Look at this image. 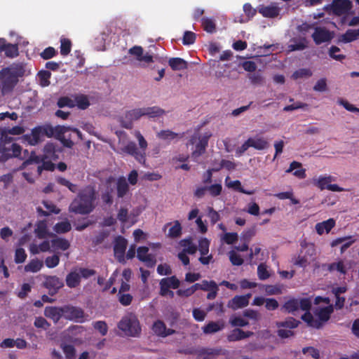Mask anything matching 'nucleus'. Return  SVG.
<instances>
[{
	"label": "nucleus",
	"mask_w": 359,
	"mask_h": 359,
	"mask_svg": "<svg viewBox=\"0 0 359 359\" xmlns=\"http://www.w3.org/2000/svg\"><path fill=\"white\" fill-rule=\"evenodd\" d=\"M97 196V192L95 186H86L71 203L69 211L79 215L90 214L96 207Z\"/></svg>",
	"instance_id": "obj_1"
},
{
	"label": "nucleus",
	"mask_w": 359,
	"mask_h": 359,
	"mask_svg": "<svg viewBox=\"0 0 359 359\" xmlns=\"http://www.w3.org/2000/svg\"><path fill=\"white\" fill-rule=\"evenodd\" d=\"M117 326L128 337H138L142 332L140 321L133 313L123 316Z\"/></svg>",
	"instance_id": "obj_2"
},
{
	"label": "nucleus",
	"mask_w": 359,
	"mask_h": 359,
	"mask_svg": "<svg viewBox=\"0 0 359 359\" xmlns=\"http://www.w3.org/2000/svg\"><path fill=\"white\" fill-rule=\"evenodd\" d=\"M312 302L310 298L292 297L287 300L282 306L281 310L285 313L295 315L299 309L311 310Z\"/></svg>",
	"instance_id": "obj_3"
},
{
	"label": "nucleus",
	"mask_w": 359,
	"mask_h": 359,
	"mask_svg": "<svg viewBox=\"0 0 359 359\" xmlns=\"http://www.w3.org/2000/svg\"><path fill=\"white\" fill-rule=\"evenodd\" d=\"M209 137L210 135L201 136L195 133L189 140L187 144H196L195 149L191 152V158L194 161H197L198 158L205 152Z\"/></svg>",
	"instance_id": "obj_4"
},
{
	"label": "nucleus",
	"mask_w": 359,
	"mask_h": 359,
	"mask_svg": "<svg viewBox=\"0 0 359 359\" xmlns=\"http://www.w3.org/2000/svg\"><path fill=\"white\" fill-rule=\"evenodd\" d=\"M0 81L2 83V90L4 93L13 90L18 82L17 73L10 68H4L0 71Z\"/></svg>",
	"instance_id": "obj_5"
},
{
	"label": "nucleus",
	"mask_w": 359,
	"mask_h": 359,
	"mask_svg": "<svg viewBox=\"0 0 359 359\" xmlns=\"http://www.w3.org/2000/svg\"><path fill=\"white\" fill-rule=\"evenodd\" d=\"M63 318L76 323H83L86 320L83 310L71 305L63 306Z\"/></svg>",
	"instance_id": "obj_6"
},
{
	"label": "nucleus",
	"mask_w": 359,
	"mask_h": 359,
	"mask_svg": "<svg viewBox=\"0 0 359 359\" xmlns=\"http://www.w3.org/2000/svg\"><path fill=\"white\" fill-rule=\"evenodd\" d=\"M44 280L42 286L48 290V294L53 296L57 294L60 288L64 286L62 279L56 276H43Z\"/></svg>",
	"instance_id": "obj_7"
},
{
	"label": "nucleus",
	"mask_w": 359,
	"mask_h": 359,
	"mask_svg": "<svg viewBox=\"0 0 359 359\" xmlns=\"http://www.w3.org/2000/svg\"><path fill=\"white\" fill-rule=\"evenodd\" d=\"M143 116L142 108L134 109L127 111L123 116L119 117V122L123 128L130 129L133 127L134 121H137Z\"/></svg>",
	"instance_id": "obj_8"
},
{
	"label": "nucleus",
	"mask_w": 359,
	"mask_h": 359,
	"mask_svg": "<svg viewBox=\"0 0 359 359\" xmlns=\"http://www.w3.org/2000/svg\"><path fill=\"white\" fill-rule=\"evenodd\" d=\"M120 153L127 154L133 156L139 163L144 164L146 161V153L138 149L135 142L130 141L126 145L120 149Z\"/></svg>",
	"instance_id": "obj_9"
},
{
	"label": "nucleus",
	"mask_w": 359,
	"mask_h": 359,
	"mask_svg": "<svg viewBox=\"0 0 359 359\" xmlns=\"http://www.w3.org/2000/svg\"><path fill=\"white\" fill-rule=\"evenodd\" d=\"M62 151V147L57 142H48L43 149V159L57 161Z\"/></svg>",
	"instance_id": "obj_10"
},
{
	"label": "nucleus",
	"mask_w": 359,
	"mask_h": 359,
	"mask_svg": "<svg viewBox=\"0 0 359 359\" xmlns=\"http://www.w3.org/2000/svg\"><path fill=\"white\" fill-rule=\"evenodd\" d=\"M128 241L122 236H118L115 238L114 245V252L117 260L120 262H124L125 253L127 248Z\"/></svg>",
	"instance_id": "obj_11"
},
{
	"label": "nucleus",
	"mask_w": 359,
	"mask_h": 359,
	"mask_svg": "<svg viewBox=\"0 0 359 359\" xmlns=\"http://www.w3.org/2000/svg\"><path fill=\"white\" fill-rule=\"evenodd\" d=\"M160 295L162 297L167 296L168 289H177L180 287V282L175 276L162 278L159 283Z\"/></svg>",
	"instance_id": "obj_12"
},
{
	"label": "nucleus",
	"mask_w": 359,
	"mask_h": 359,
	"mask_svg": "<svg viewBox=\"0 0 359 359\" xmlns=\"http://www.w3.org/2000/svg\"><path fill=\"white\" fill-rule=\"evenodd\" d=\"M311 37L316 45L330 41L332 38V34L325 27H316Z\"/></svg>",
	"instance_id": "obj_13"
},
{
	"label": "nucleus",
	"mask_w": 359,
	"mask_h": 359,
	"mask_svg": "<svg viewBox=\"0 0 359 359\" xmlns=\"http://www.w3.org/2000/svg\"><path fill=\"white\" fill-rule=\"evenodd\" d=\"M45 133H48L46 130L38 126L33 128L31 133L26 134L24 137L29 144L34 146L41 141V138Z\"/></svg>",
	"instance_id": "obj_14"
},
{
	"label": "nucleus",
	"mask_w": 359,
	"mask_h": 359,
	"mask_svg": "<svg viewBox=\"0 0 359 359\" xmlns=\"http://www.w3.org/2000/svg\"><path fill=\"white\" fill-rule=\"evenodd\" d=\"M2 52L8 57H15L19 55L18 46L7 43L5 39L0 38V53Z\"/></svg>",
	"instance_id": "obj_15"
},
{
	"label": "nucleus",
	"mask_w": 359,
	"mask_h": 359,
	"mask_svg": "<svg viewBox=\"0 0 359 359\" xmlns=\"http://www.w3.org/2000/svg\"><path fill=\"white\" fill-rule=\"evenodd\" d=\"M44 316L57 323L63 318V306H46L44 309Z\"/></svg>",
	"instance_id": "obj_16"
},
{
	"label": "nucleus",
	"mask_w": 359,
	"mask_h": 359,
	"mask_svg": "<svg viewBox=\"0 0 359 359\" xmlns=\"http://www.w3.org/2000/svg\"><path fill=\"white\" fill-rule=\"evenodd\" d=\"M251 297V294L245 295H236L232 298L228 303V306L233 310H237L245 307L249 304V299Z\"/></svg>",
	"instance_id": "obj_17"
},
{
	"label": "nucleus",
	"mask_w": 359,
	"mask_h": 359,
	"mask_svg": "<svg viewBox=\"0 0 359 359\" xmlns=\"http://www.w3.org/2000/svg\"><path fill=\"white\" fill-rule=\"evenodd\" d=\"M144 50L142 46H134L128 50V53L136 57L137 60L151 63L154 62L153 56L149 53L143 55Z\"/></svg>",
	"instance_id": "obj_18"
},
{
	"label": "nucleus",
	"mask_w": 359,
	"mask_h": 359,
	"mask_svg": "<svg viewBox=\"0 0 359 359\" xmlns=\"http://www.w3.org/2000/svg\"><path fill=\"white\" fill-rule=\"evenodd\" d=\"M221 352L222 349L218 348H201L196 351V359H214Z\"/></svg>",
	"instance_id": "obj_19"
},
{
	"label": "nucleus",
	"mask_w": 359,
	"mask_h": 359,
	"mask_svg": "<svg viewBox=\"0 0 359 359\" xmlns=\"http://www.w3.org/2000/svg\"><path fill=\"white\" fill-rule=\"evenodd\" d=\"M184 133H177L169 129L167 130H161L156 133V137L168 144L170 143L171 140L175 139H181L184 137Z\"/></svg>",
	"instance_id": "obj_20"
},
{
	"label": "nucleus",
	"mask_w": 359,
	"mask_h": 359,
	"mask_svg": "<svg viewBox=\"0 0 359 359\" xmlns=\"http://www.w3.org/2000/svg\"><path fill=\"white\" fill-rule=\"evenodd\" d=\"M332 7L333 12L340 15L347 13L351 8V1L349 0H334Z\"/></svg>",
	"instance_id": "obj_21"
},
{
	"label": "nucleus",
	"mask_w": 359,
	"mask_h": 359,
	"mask_svg": "<svg viewBox=\"0 0 359 359\" xmlns=\"http://www.w3.org/2000/svg\"><path fill=\"white\" fill-rule=\"evenodd\" d=\"M43 204L47 210H43L41 207H37L36 212L39 217H47L52 213L59 214L60 212V209L57 208L56 205L51 202L43 201Z\"/></svg>",
	"instance_id": "obj_22"
},
{
	"label": "nucleus",
	"mask_w": 359,
	"mask_h": 359,
	"mask_svg": "<svg viewBox=\"0 0 359 359\" xmlns=\"http://www.w3.org/2000/svg\"><path fill=\"white\" fill-rule=\"evenodd\" d=\"M253 335V332L251 331L245 332L241 329L236 328L233 330L227 336L229 341H236L245 338H248Z\"/></svg>",
	"instance_id": "obj_23"
},
{
	"label": "nucleus",
	"mask_w": 359,
	"mask_h": 359,
	"mask_svg": "<svg viewBox=\"0 0 359 359\" xmlns=\"http://www.w3.org/2000/svg\"><path fill=\"white\" fill-rule=\"evenodd\" d=\"M225 327L223 320H218L217 322L210 321L206 325L203 327V332L205 334H213L222 330Z\"/></svg>",
	"instance_id": "obj_24"
},
{
	"label": "nucleus",
	"mask_w": 359,
	"mask_h": 359,
	"mask_svg": "<svg viewBox=\"0 0 359 359\" xmlns=\"http://www.w3.org/2000/svg\"><path fill=\"white\" fill-rule=\"evenodd\" d=\"M305 313L302 316L301 318L304 321L309 327L316 329H320L323 327V323L316 319H314L310 310H304Z\"/></svg>",
	"instance_id": "obj_25"
},
{
	"label": "nucleus",
	"mask_w": 359,
	"mask_h": 359,
	"mask_svg": "<svg viewBox=\"0 0 359 359\" xmlns=\"http://www.w3.org/2000/svg\"><path fill=\"white\" fill-rule=\"evenodd\" d=\"M259 13L265 18H273L277 17L280 13V8L274 5L261 6L259 8Z\"/></svg>",
	"instance_id": "obj_26"
},
{
	"label": "nucleus",
	"mask_w": 359,
	"mask_h": 359,
	"mask_svg": "<svg viewBox=\"0 0 359 359\" xmlns=\"http://www.w3.org/2000/svg\"><path fill=\"white\" fill-rule=\"evenodd\" d=\"M334 226L335 220L330 218L326 221L316 224V230L319 235H322L324 232L329 233Z\"/></svg>",
	"instance_id": "obj_27"
},
{
	"label": "nucleus",
	"mask_w": 359,
	"mask_h": 359,
	"mask_svg": "<svg viewBox=\"0 0 359 359\" xmlns=\"http://www.w3.org/2000/svg\"><path fill=\"white\" fill-rule=\"evenodd\" d=\"M142 109L143 116H147L149 118L160 117L165 114V110L158 106L143 107Z\"/></svg>",
	"instance_id": "obj_28"
},
{
	"label": "nucleus",
	"mask_w": 359,
	"mask_h": 359,
	"mask_svg": "<svg viewBox=\"0 0 359 359\" xmlns=\"http://www.w3.org/2000/svg\"><path fill=\"white\" fill-rule=\"evenodd\" d=\"M292 43H290L288 46L290 50L295 51V50H303L308 46V41L305 37H302L299 39H292L291 40Z\"/></svg>",
	"instance_id": "obj_29"
},
{
	"label": "nucleus",
	"mask_w": 359,
	"mask_h": 359,
	"mask_svg": "<svg viewBox=\"0 0 359 359\" xmlns=\"http://www.w3.org/2000/svg\"><path fill=\"white\" fill-rule=\"evenodd\" d=\"M229 180V177L227 176L225 179V182L226 183V187L229 188H232L236 191H238L242 194H245L247 195H252L255 194V190H246L242 186L241 183L239 180H234L230 182H227Z\"/></svg>",
	"instance_id": "obj_30"
},
{
	"label": "nucleus",
	"mask_w": 359,
	"mask_h": 359,
	"mask_svg": "<svg viewBox=\"0 0 359 359\" xmlns=\"http://www.w3.org/2000/svg\"><path fill=\"white\" fill-rule=\"evenodd\" d=\"M332 312V306L330 305L320 309L316 312V315L318 317V320H320L323 324L324 323L329 320Z\"/></svg>",
	"instance_id": "obj_31"
},
{
	"label": "nucleus",
	"mask_w": 359,
	"mask_h": 359,
	"mask_svg": "<svg viewBox=\"0 0 359 359\" xmlns=\"http://www.w3.org/2000/svg\"><path fill=\"white\" fill-rule=\"evenodd\" d=\"M168 65L174 71L182 70L187 68V62L180 57L170 58Z\"/></svg>",
	"instance_id": "obj_32"
},
{
	"label": "nucleus",
	"mask_w": 359,
	"mask_h": 359,
	"mask_svg": "<svg viewBox=\"0 0 359 359\" xmlns=\"http://www.w3.org/2000/svg\"><path fill=\"white\" fill-rule=\"evenodd\" d=\"M117 196L124 197L129 191V186L124 177H119L116 182Z\"/></svg>",
	"instance_id": "obj_33"
},
{
	"label": "nucleus",
	"mask_w": 359,
	"mask_h": 359,
	"mask_svg": "<svg viewBox=\"0 0 359 359\" xmlns=\"http://www.w3.org/2000/svg\"><path fill=\"white\" fill-rule=\"evenodd\" d=\"M81 282V276L76 271H72L66 277V284L70 288L77 287Z\"/></svg>",
	"instance_id": "obj_34"
},
{
	"label": "nucleus",
	"mask_w": 359,
	"mask_h": 359,
	"mask_svg": "<svg viewBox=\"0 0 359 359\" xmlns=\"http://www.w3.org/2000/svg\"><path fill=\"white\" fill-rule=\"evenodd\" d=\"M251 147L257 150H264L269 147V142L264 137H250Z\"/></svg>",
	"instance_id": "obj_35"
},
{
	"label": "nucleus",
	"mask_w": 359,
	"mask_h": 359,
	"mask_svg": "<svg viewBox=\"0 0 359 359\" xmlns=\"http://www.w3.org/2000/svg\"><path fill=\"white\" fill-rule=\"evenodd\" d=\"M300 321L296 320L292 317H288L283 321L276 322V325L278 328L285 327L289 329H294L299 326Z\"/></svg>",
	"instance_id": "obj_36"
},
{
	"label": "nucleus",
	"mask_w": 359,
	"mask_h": 359,
	"mask_svg": "<svg viewBox=\"0 0 359 359\" xmlns=\"http://www.w3.org/2000/svg\"><path fill=\"white\" fill-rule=\"evenodd\" d=\"M51 245L55 249H60L62 250H67L70 247L69 242L62 238L56 237L50 241Z\"/></svg>",
	"instance_id": "obj_37"
},
{
	"label": "nucleus",
	"mask_w": 359,
	"mask_h": 359,
	"mask_svg": "<svg viewBox=\"0 0 359 359\" xmlns=\"http://www.w3.org/2000/svg\"><path fill=\"white\" fill-rule=\"evenodd\" d=\"M43 266L42 261L38 259H32L25 266V271L27 272L36 273L41 269Z\"/></svg>",
	"instance_id": "obj_38"
},
{
	"label": "nucleus",
	"mask_w": 359,
	"mask_h": 359,
	"mask_svg": "<svg viewBox=\"0 0 359 359\" xmlns=\"http://www.w3.org/2000/svg\"><path fill=\"white\" fill-rule=\"evenodd\" d=\"M76 106L82 110L86 109L90 104L89 100L86 95H76L74 97Z\"/></svg>",
	"instance_id": "obj_39"
},
{
	"label": "nucleus",
	"mask_w": 359,
	"mask_h": 359,
	"mask_svg": "<svg viewBox=\"0 0 359 359\" xmlns=\"http://www.w3.org/2000/svg\"><path fill=\"white\" fill-rule=\"evenodd\" d=\"M180 245L184 247L183 251L187 254L194 255L197 251V246L193 243L190 238L182 240Z\"/></svg>",
	"instance_id": "obj_40"
},
{
	"label": "nucleus",
	"mask_w": 359,
	"mask_h": 359,
	"mask_svg": "<svg viewBox=\"0 0 359 359\" xmlns=\"http://www.w3.org/2000/svg\"><path fill=\"white\" fill-rule=\"evenodd\" d=\"M302 249L300 252L306 257L309 258L310 260L313 259L316 255V249L313 243L301 244Z\"/></svg>",
	"instance_id": "obj_41"
},
{
	"label": "nucleus",
	"mask_w": 359,
	"mask_h": 359,
	"mask_svg": "<svg viewBox=\"0 0 359 359\" xmlns=\"http://www.w3.org/2000/svg\"><path fill=\"white\" fill-rule=\"evenodd\" d=\"M36 236L39 238H45L48 235V228L46 220L39 221L36 224V228L35 229Z\"/></svg>",
	"instance_id": "obj_42"
},
{
	"label": "nucleus",
	"mask_w": 359,
	"mask_h": 359,
	"mask_svg": "<svg viewBox=\"0 0 359 359\" xmlns=\"http://www.w3.org/2000/svg\"><path fill=\"white\" fill-rule=\"evenodd\" d=\"M327 270L330 272L337 271L341 274L345 275L346 273V267L344 261L339 260L337 262H333L327 264Z\"/></svg>",
	"instance_id": "obj_43"
},
{
	"label": "nucleus",
	"mask_w": 359,
	"mask_h": 359,
	"mask_svg": "<svg viewBox=\"0 0 359 359\" xmlns=\"http://www.w3.org/2000/svg\"><path fill=\"white\" fill-rule=\"evenodd\" d=\"M332 180L331 176H320L318 179H313V184L318 187L320 190L327 189V186Z\"/></svg>",
	"instance_id": "obj_44"
},
{
	"label": "nucleus",
	"mask_w": 359,
	"mask_h": 359,
	"mask_svg": "<svg viewBox=\"0 0 359 359\" xmlns=\"http://www.w3.org/2000/svg\"><path fill=\"white\" fill-rule=\"evenodd\" d=\"M358 37L357 29H348L341 35V39L344 43H350L356 40Z\"/></svg>",
	"instance_id": "obj_45"
},
{
	"label": "nucleus",
	"mask_w": 359,
	"mask_h": 359,
	"mask_svg": "<svg viewBox=\"0 0 359 359\" xmlns=\"http://www.w3.org/2000/svg\"><path fill=\"white\" fill-rule=\"evenodd\" d=\"M113 189L107 187V189L101 193V200L105 205H111L113 203Z\"/></svg>",
	"instance_id": "obj_46"
},
{
	"label": "nucleus",
	"mask_w": 359,
	"mask_h": 359,
	"mask_svg": "<svg viewBox=\"0 0 359 359\" xmlns=\"http://www.w3.org/2000/svg\"><path fill=\"white\" fill-rule=\"evenodd\" d=\"M202 27L208 33H213L216 31V25L215 22L208 18H203L201 20Z\"/></svg>",
	"instance_id": "obj_47"
},
{
	"label": "nucleus",
	"mask_w": 359,
	"mask_h": 359,
	"mask_svg": "<svg viewBox=\"0 0 359 359\" xmlns=\"http://www.w3.org/2000/svg\"><path fill=\"white\" fill-rule=\"evenodd\" d=\"M54 231L57 233H65L69 232L71 229V224L68 221H64L57 223L54 226Z\"/></svg>",
	"instance_id": "obj_48"
},
{
	"label": "nucleus",
	"mask_w": 359,
	"mask_h": 359,
	"mask_svg": "<svg viewBox=\"0 0 359 359\" xmlns=\"http://www.w3.org/2000/svg\"><path fill=\"white\" fill-rule=\"evenodd\" d=\"M51 243L48 241H44L41 243L38 246L34 245L31 248L30 250L33 254H37L39 252H48L50 250Z\"/></svg>",
	"instance_id": "obj_49"
},
{
	"label": "nucleus",
	"mask_w": 359,
	"mask_h": 359,
	"mask_svg": "<svg viewBox=\"0 0 359 359\" xmlns=\"http://www.w3.org/2000/svg\"><path fill=\"white\" fill-rule=\"evenodd\" d=\"M152 330L156 335L164 337L166 326L162 320H158L153 324Z\"/></svg>",
	"instance_id": "obj_50"
},
{
	"label": "nucleus",
	"mask_w": 359,
	"mask_h": 359,
	"mask_svg": "<svg viewBox=\"0 0 359 359\" xmlns=\"http://www.w3.org/2000/svg\"><path fill=\"white\" fill-rule=\"evenodd\" d=\"M51 73L48 70H41L38 73V77L39 79L40 85L43 87H46L50 85V78Z\"/></svg>",
	"instance_id": "obj_51"
},
{
	"label": "nucleus",
	"mask_w": 359,
	"mask_h": 359,
	"mask_svg": "<svg viewBox=\"0 0 359 359\" xmlns=\"http://www.w3.org/2000/svg\"><path fill=\"white\" fill-rule=\"evenodd\" d=\"M51 161L52 160L41 161V165H39L37 168V172L39 175H41L43 170L53 171L55 170V165Z\"/></svg>",
	"instance_id": "obj_52"
},
{
	"label": "nucleus",
	"mask_w": 359,
	"mask_h": 359,
	"mask_svg": "<svg viewBox=\"0 0 359 359\" xmlns=\"http://www.w3.org/2000/svg\"><path fill=\"white\" fill-rule=\"evenodd\" d=\"M60 54L63 56L67 55L72 49V42L69 39L62 38L60 40Z\"/></svg>",
	"instance_id": "obj_53"
},
{
	"label": "nucleus",
	"mask_w": 359,
	"mask_h": 359,
	"mask_svg": "<svg viewBox=\"0 0 359 359\" xmlns=\"http://www.w3.org/2000/svg\"><path fill=\"white\" fill-rule=\"evenodd\" d=\"M340 52V48L336 46H332L328 51L329 56L337 61H342L346 58V55L344 54H337V53Z\"/></svg>",
	"instance_id": "obj_54"
},
{
	"label": "nucleus",
	"mask_w": 359,
	"mask_h": 359,
	"mask_svg": "<svg viewBox=\"0 0 359 359\" xmlns=\"http://www.w3.org/2000/svg\"><path fill=\"white\" fill-rule=\"evenodd\" d=\"M182 234V226L179 221L176 220L174 225L168 231V236L172 238H178Z\"/></svg>",
	"instance_id": "obj_55"
},
{
	"label": "nucleus",
	"mask_w": 359,
	"mask_h": 359,
	"mask_svg": "<svg viewBox=\"0 0 359 359\" xmlns=\"http://www.w3.org/2000/svg\"><path fill=\"white\" fill-rule=\"evenodd\" d=\"M57 104L60 108L65 107L74 108L76 106L74 100L67 96L60 97L57 100Z\"/></svg>",
	"instance_id": "obj_56"
},
{
	"label": "nucleus",
	"mask_w": 359,
	"mask_h": 359,
	"mask_svg": "<svg viewBox=\"0 0 359 359\" xmlns=\"http://www.w3.org/2000/svg\"><path fill=\"white\" fill-rule=\"evenodd\" d=\"M210 241L206 238H202L198 241V250L201 255H207L209 252Z\"/></svg>",
	"instance_id": "obj_57"
},
{
	"label": "nucleus",
	"mask_w": 359,
	"mask_h": 359,
	"mask_svg": "<svg viewBox=\"0 0 359 359\" xmlns=\"http://www.w3.org/2000/svg\"><path fill=\"white\" fill-rule=\"evenodd\" d=\"M60 263V257L57 255L47 257L45 259V264L49 269L56 267Z\"/></svg>",
	"instance_id": "obj_58"
},
{
	"label": "nucleus",
	"mask_w": 359,
	"mask_h": 359,
	"mask_svg": "<svg viewBox=\"0 0 359 359\" xmlns=\"http://www.w3.org/2000/svg\"><path fill=\"white\" fill-rule=\"evenodd\" d=\"M34 325L37 328H41L44 330H46L50 327V324L47 321L46 318L39 316L35 318Z\"/></svg>",
	"instance_id": "obj_59"
},
{
	"label": "nucleus",
	"mask_w": 359,
	"mask_h": 359,
	"mask_svg": "<svg viewBox=\"0 0 359 359\" xmlns=\"http://www.w3.org/2000/svg\"><path fill=\"white\" fill-rule=\"evenodd\" d=\"M229 260L234 266H241L243 264V259L240 255L237 254L234 250L229 252Z\"/></svg>",
	"instance_id": "obj_60"
},
{
	"label": "nucleus",
	"mask_w": 359,
	"mask_h": 359,
	"mask_svg": "<svg viewBox=\"0 0 359 359\" xmlns=\"http://www.w3.org/2000/svg\"><path fill=\"white\" fill-rule=\"evenodd\" d=\"M196 34L191 31H186L184 33L182 43L184 45L193 44L196 41Z\"/></svg>",
	"instance_id": "obj_61"
},
{
	"label": "nucleus",
	"mask_w": 359,
	"mask_h": 359,
	"mask_svg": "<svg viewBox=\"0 0 359 359\" xmlns=\"http://www.w3.org/2000/svg\"><path fill=\"white\" fill-rule=\"evenodd\" d=\"M257 275L260 280H266L270 277V273L264 264H260L257 267Z\"/></svg>",
	"instance_id": "obj_62"
},
{
	"label": "nucleus",
	"mask_w": 359,
	"mask_h": 359,
	"mask_svg": "<svg viewBox=\"0 0 359 359\" xmlns=\"http://www.w3.org/2000/svg\"><path fill=\"white\" fill-rule=\"evenodd\" d=\"M93 327L100 332L102 336H105L108 332V327L105 321L99 320L93 324Z\"/></svg>",
	"instance_id": "obj_63"
},
{
	"label": "nucleus",
	"mask_w": 359,
	"mask_h": 359,
	"mask_svg": "<svg viewBox=\"0 0 359 359\" xmlns=\"http://www.w3.org/2000/svg\"><path fill=\"white\" fill-rule=\"evenodd\" d=\"M312 75V72L309 69H299L295 71L292 74V78L294 79H300V78H307L310 77Z\"/></svg>",
	"instance_id": "obj_64"
}]
</instances>
